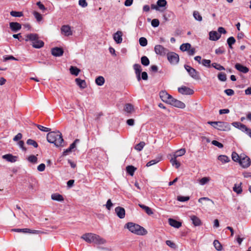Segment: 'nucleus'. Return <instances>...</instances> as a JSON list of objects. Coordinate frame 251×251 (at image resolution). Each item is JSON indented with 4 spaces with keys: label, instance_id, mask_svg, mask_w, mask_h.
<instances>
[{
    "label": "nucleus",
    "instance_id": "nucleus-40",
    "mask_svg": "<svg viewBox=\"0 0 251 251\" xmlns=\"http://www.w3.org/2000/svg\"><path fill=\"white\" fill-rule=\"evenodd\" d=\"M193 16L195 20L201 21L202 20L201 16L200 15V13L197 11H195L193 12Z\"/></svg>",
    "mask_w": 251,
    "mask_h": 251
},
{
    "label": "nucleus",
    "instance_id": "nucleus-7",
    "mask_svg": "<svg viewBox=\"0 0 251 251\" xmlns=\"http://www.w3.org/2000/svg\"><path fill=\"white\" fill-rule=\"evenodd\" d=\"M169 104L179 108H184L185 107V104L183 102L178 100L174 98L171 99Z\"/></svg>",
    "mask_w": 251,
    "mask_h": 251
},
{
    "label": "nucleus",
    "instance_id": "nucleus-44",
    "mask_svg": "<svg viewBox=\"0 0 251 251\" xmlns=\"http://www.w3.org/2000/svg\"><path fill=\"white\" fill-rule=\"evenodd\" d=\"M227 43L230 48L232 49V46L235 43V39L233 37H230L227 40Z\"/></svg>",
    "mask_w": 251,
    "mask_h": 251
},
{
    "label": "nucleus",
    "instance_id": "nucleus-13",
    "mask_svg": "<svg viewBox=\"0 0 251 251\" xmlns=\"http://www.w3.org/2000/svg\"><path fill=\"white\" fill-rule=\"evenodd\" d=\"M239 163L243 168H248L251 165L250 158L247 156L242 157Z\"/></svg>",
    "mask_w": 251,
    "mask_h": 251
},
{
    "label": "nucleus",
    "instance_id": "nucleus-38",
    "mask_svg": "<svg viewBox=\"0 0 251 251\" xmlns=\"http://www.w3.org/2000/svg\"><path fill=\"white\" fill-rule=\"evenodd\" d=\"M133 68L135 70V73L136 74H141L142 72V68L140 65L138 64H135L133 65Z\"/></svg>",
    "mask_w": 251,
    "mask_h": 251
},
{
    "label": "nucleus",
    "instance_id": "nucleus-57",
    "mask_svg": "<svg viewBox=\"0 0 251 251\" xmlns=\"http://www.w3.org/2000/svg\"><path fill=\"white\" fill-rule=\"evenodd\" d=\"M151 25L153 27H157L159 25V21L157 19H154L152 20Z\"/></svg>",
    "mask_w": 251,
    "mask_h": 251
},
{
    "label": "nucleus",
    "instance_id": "nucleus-17",
    "mask_svg": "<svg viewBox=\"0 0 251 251\" xmlns=\"http://www.w3.org/2000/svg\"><path fill=\"white\" fill-rule=\"evenodd\" d=\"M235 68L239 72L244 74L247 73L249 71V69L247 67L238 63L235 65Z\"/></svg>",
    "mask_w": 251,
    "mask_h": 251
},
{
    "label": "nucleus",
    "instance_id": "nucleus-34",
    "mask_svg": "<svg viewBox=\"0 0 251 251\" xmlns=\"http://www.w3.org/2000/svg\"><path fill=\"white\" fill-rule=\"evenodd\" d=\"M70 73L71 74L74 75L75 76H77L80 70L76 67L71 66L70 69Z\"/></svg>",
    "mask_w": 251,
    "mask_h": 251
},
{
    "label": "nucleus",
    "instance_id": "nucleus-3",
    "mask_svg": "<svg viewBox=\"0 0 251 251\" xmlns=\"http://www.w3.org/2000/svg\"><path fill=\"white\" fill-rule=\"evenodd\" d=\"M25 41H30L34 48L40 49L44 46V42L40 40L38 34L35 33H30L25 36Z\"/></svg>",
    "mask_w": 251,
    "mask_h": 251
},
{
    "label": "nucleus",
    "instance_id": "nucleus-54",
    "mask_svg": "<svg viewBox=\"0 0 251 251\" xmlns=\"http://www.w3.org/2000/svg\"><path fill=\"white\" fill-rule=\"evenodd\" d=\"M211 61L208 59H203L201 60V64L205 67H210Z\"/></svg>",
    "mask_w": 251,
    "mask_h": 251
},
{
    "label": "nucleus",
    "instance_id": "nucleus-63",
    "mask_svg": "<svg viewBox=\"0 0 251 251\" xmlns=\"http://www.w3.org/2000/svg\"><path fill=\"white\" fill-rule=\"evenodd\" d=\"M225 52V50L223 48H219L215 50V53L217 54H223Z\"/></svg>",
    "mask_w": 251,
    "mask_h": 251
},
{
    "label": "nucleus",
    "instance_id": "nucleus-56",
    "mask_svg": "<svg viewBox=\"0 0 251 251\" xmlns=\"http://www.w3.org/2000/svg\"><path fill=\"white\" fill-rule=\"evenodd\" d=\"M37 127L39 129H40V130H41L42 131L49 132V131H50L51 130L50 128H48V127H44V126H41V125H37Z\"/></svg>",
    "mask_w": 251,
    "mask_h": 251
},
{
    "label": "nucleus",
    "instance_id": "nucleus-39",
    "mask_svg": "<svg viewBox=\"0 0 251 251\" xmlns=\"http://www.w3.org/2000/svg\"><path fill=\"white\" fill-rule=\"evenodd\" d=\"M232 159L233 161L236 162H240V159H241L242 156H239V155L235 152H233L231 155Z\"/></svg>",
    "mask_w": 251,
    "mask_h": 251
},
{
    "label": "nucleus",
    "instance_id": "nucleus-60",
    "mask_svg": "<svg viewBox=\"0 0 251 251\" xmlns=\"http://www.w3.org/2000/svg\"><path fill=\"white\" fill-rule=\"evenodd\" d=\"M79 141V140L78 139H75V141L70 145L69 148V150L70 151H72L73 149H74L76 147V143L78 142Z\"/></svg>",
    "mask_w": 251,
    "mask_h": 251
},
{
    "label": "nucleus",
    "instance_id": "nucleus-36",
    "mask_svg": "<svg viewBox=\"0 0 251 251\" xmlns=\"http://www.w3.org/2000/svg\"><path fill=\"white\" fill-rule=\"evenodd\" d=\"M141 62L142 64L145 66H148L150 64V60L146 56H143L141 57Z\"/></svg>",
    "mask_w": 251,
    "mask_h": 251
},
{
    "label": "nucleus",
    "instance_id": "nucleus-48",
    "mask_svg": "<svg viewBox=\"0 0 251 251\" xmlns=\"http://www.w3.org/2000/svg\"><path fill=\"white\" fill-rule=\"evenodd\" d=\"M140 45L142 47H145L148 44L147 40L145 37H141L139 40Z\"/></svg>",
    "mask_w": 251,
    "mask_h": 251
},
{
    "label": "nucleus",
    "instance_id": "nucleus-59",
    "mask_svg": "<svg viewBox=\"0 0 251 251\" xmlns=\"http://www.w3.org/2000/svg\"><path fill=\"white\" fill-rule=\"evenodd\" d=\"M212 144L214 145V146H216L217 147H218V148H222L223 147V145L219 142L218 141H216V140H213L212 141Z\"/></svg>",
    "mask_w": 251,
    "mask_h": 251
},
{
    "label": "nucleus",
    "instance_id": "nucleus-27",
    "mask_svg": "<svg viewBox=\"0 0 251 251\" xmlns=\"http://www.w3.org/2000/svg\"><path fill=\"white\" fill-rule=\"evenodd\" d=\"M124 110L128 113H131L134 111L133 106L130 104H126L124 107Z\"/></svg>",
    "mask_w": 251,
    "mask_h": 251
},
{
    "label": "nucleus",
    "instance_id": "nucleus-32",
    "mask_svg": "<svg viewBox=\"0 0 251 251\" xmlns=\"http://www.w3.org/2000/svg\"><path fill=\"white\" fill-rule=\"evenodd\" d=\"M170 162L173 166L176 168H178L180 166V163L176 160V157L173 156V157L170 160Z\"/></svg>",
    "mask_w": 251,
    "mask_h": 251
},
{
    "label": "nucleus",
    "instance_id": "nucleus-35",
    "mask_svg": "<svg viewBox=\"0 0 251 251\" xmlns=\"http://www.w3.org/2000/svg\"><path fill=\"white\" fill-rule=\"evenodd\" d=\"M218 159L223 163H225L229 161V158L225 155H219L218 157Z\"/></svg>",
    "mask_w": 251,
    "mask_h": 251
},
{
    "label": "nucleus",
    "instance_id": "nucleus-10",
    "mask_svg": "<svg viewBox=\"0 0 251 251\" xmlns=\"http://www.w3.org/2000/svg\"><path fill=\"white\" fill-rule=\"evenodd\" d=\"M95 234L93 233H87L84 234L81 238L88 243H93Z\"/></svg>",
    "mask_w": 251,
    "mask_h": 251
},
{
    "label": "nucleus",
    "instance_id": "nucleus-64",
    "mask_svg": "<svg viewBox=\"0 0 251 251\" xmlns=\"http://www.w3.org/2000/svg\"><path fill=\"white\" fill-rule=\"evenodd\" d=\"M45 165L43 163H42L37 167V170L39 172H43L45 170Z\"/></svg>",
    "mask_w": 251,
    "mask_h": 251
},
{
    "label": "nucleus",
    "instance_id": "nucleus-47",
    "mask_svg": "<svg viewBox=\"0 0 251 251\" xmlns=\"http://www.w3.org/2000/svg\"><path fill=\"white\" fill-rule=\"evenodd\" d=\"M10 15L15 17H20L23 16L22 12H18L15 11H12L10 12Z\"/></svg>",
    "mask_w": 251,
    "mask_h": 251
},
{
    "label": "nucleus",
    "instance_id": "nucleus-16",
    "mask_svg": "<svg viewBox=\"0 0 251 251\" xmlns=\"http://www.w3.org/2000/svg\"><path fill=\"white\" fill-rule=\"evenodd\" d=\"M2 157L3 159L11 163H14L17 161L18 158L17 156H14L12 154H6L3 155Z\"/></svg>",
    "mask_w": 251,
    "mask_h": 251
},
{
    "label": "nucleus",
    "instance_id": "nucleus-4",
    "mask_svg": "<svg viewBox=\"0 0 251 251\" xmlns=\"http://www.w3.org/2000/svg\"><path fill=\"white\" fill-rule=\"evenodd\" d=\"M167 59L173 65L177 64L179 60L178 55L174 52H168L167 54Z\"/></svg>",
    "mask_w": 251,
    "mask_h": 251
},
{
    "label": "nucleus",
    "instance_id": "nucleus-1",
    "mask_svg": "<svg viewBox=\"0 0 251 251\" xmlns=\"http://www.w3.org/2000/svg\"><path fill=\"white\" fill-rule=\"evenodd\" d=\"M47 141L54 144L56 147L63 146L64 140L61 133L59 131L49 132L47 135Z\"/></svg>",
    "mask_w": 251,
    "mask_h": 251
},
{
    "label": "nucleus",
    "instance_id": "nucleus-30",
    "mask_svg": "<svg viewBox=\"0 0 251 251\" xmlns=\"http://www.w3.org/2000/svg\"><path fill=\"white\" fill-rule=\"evenodd\" d=\"M241 185V183L239 184H235L233 188V190L238 194H241L242 192Z\"/></svg>",
    "mask_w": 251,
    "mask_h": 251
},
{
    "label": "nucleus",
    "instance_id": "nucleus-22",
    "mask_svg": "<svg viewBox=\"0 0 251 251\" xmlns=\"http://www.w3.org/2000/svg\"><path fill=\"white\" fill-rule=\"evenodd\" d=\"M169 223L171 226L177 228H179L182 225L181 222L173 219H169Z\"/></svg>",
    "mask_w": 251,
    "mask_h": 251
},
{
    "label": "nucleus",
    "instance_id": "nucleus-12",
    "mask_svg": "<svg viewBox=\"0 0 251 251\" xmlns=\"http://www.w3.org/2000/svg\"><path fill=\"white\" fill-rule=\"evenodd\" d=\"M161 99L165 102L169 103L172 98V96L165 91H162L159 93Z\"/></svg>",
    "mask_w": 251,
    "mask_h": 251
},
{
    "label": "nucleus",
    "instance_id": "nucleus-62",
    "mask_svg": "<svg viewBox=\"0 0 251 251\" xmlns=\"http://www.w3.org/2000/svg\"><path fill=\"white\" fill-rule=\"evenodd\" d=\"M105 206L108 210H109L111 209L112 206H113V203H112L111 200H108L106 204H105Z\"/></svg>",
    "mask_w": 251,
    "mask_h": 251
},
{
    "label": "nucleus",
    "instance_id": "nucleus-45",
    "mask_svg": "<svg viewBox=\"0 0 251 251\" xmlns=\"http://www.w3.org/2000/svg\"><path fill=\"white\" fill-rule=\"evenodd\" d=\"M145 145V142H141L135 146V149L138 151H141L143 149Z\"/></svg>",
    "mask_w": 251,
    "mask_h": 251
},
{
    "label": "nucleus",
    "instance_id": "nucleus-28",
    "mask_svg": "<svg viewBox=\"0 0 251 251\" xmlns=\"http://www.w3.org/2000/svg\"><path fill=\"white\" fill-rule=\"evenodd\" d=\"M105 80L103 76H99L95 79L96 83L99 86H102L104 83Z\"/></svg>",
    "mask_w": 251,
    "mask_h": 251
},
{
    "label": "nucleus",
    "instance_id": "nucleus-53",
    "mask_svg": "<svg viewBox=\"0 0 251 251\" xmlns=\"http://www.w3.org/2000/svg\"><path fill=\"white\" fill-rule=\"evenodd\" d=\"M157 5L158 7H165L167 5V1L166 0H158L157 1Z\"/></svg>",
    "mask_w": 251,
    "mask_h": 251
},
{
    "label": "nucleus",
    "instance_id": "nucleus-55",
    "mask_svg": "<svg viewBox=\"0 0 251 251\" xmlns=\"http://www.w3.org/2000/svg\"><path fill=\"white\" fill-rule=\"evenodd\" d=\"M28 160L31 163H36L37 162V158L35 155H30L28 157Z\"/></svg>",
    "mask_w": 251,
    "mask_h": 251
},
{
    "label": "nucleus",
    "instance_id": "nucleus-15",
    "mask_svg": "<svg viewBox=\"0 0 251 251\" xmlns=\"http://www.w3.org/2000/svg\"><path fill=\"white\" fill-rule=\"evenodd\" d=\"M117 216L120 219H123L125 217V210L123 207L118 206L115 209Z\"/></svg>",
    "mask_w": 251,
    "mask_h": 251
},
{
    "label": "nucleus",
    "instance_id": "nucleus-6",
    "mask_svg": "<svg viewBox=\"0 0 251 251\" xmlns=\"http://www.w3.org/2000/svg\"><path fill=\"white\" fill-rule=\"evenodd\" d=\"M154 51L157 54L161 56H165L168 52V50L162 45H157L154 47Z\"/></svg>",
    "mask_w": 251,
    "mask_h": 251
},
{
    "label": "nucleus",
    "instance_id": "nucleus-33",
    "mask_svg": "<svg viewBox=\"0 0 251 251\" xmlns=\"http://www.w3.org/2000/svg\"><path fill=\"white\" fill-rule=\"evenodd\" d=\"M191 45L189 43L182 44L180 47V50L182 51H188L191 48Z\"/></svg>",
    "mask_w": 251,
    "mask_h": 251
},
{
    "label": "nucleus",
    "instance_id": "nucleus-5",
    "mask_svg": "<svg viewBox=\"0 0 251 251\" xmlns=\"http://www.w3.org/2000/svg\"><path fill=\"white\" fill-rule=\"evenodd\" d=\"M184 68L189 75L194 79L199 80L200 79L199 73L195 69L187 65H184Z\"/></svg>",
    "mask_w": 251,
    "mask_h": 251
},
{
    "label": "nucleus",
    "instance_id": "nucleus-9",
    "mask_svg": "<svg viewBox=\"0 0 251 251\" xmlns=\"http://www.w3.org/2000/svg\"><path fill=\"white\" fill-rule=\"evenodd\" d=\"M61 32L62 34L66 36H69L73 34L71 27L69 25H62L61 28Z\"/></svg>",
    "mask_w": 251,
    "mask_h": 251
},
{
    "label": "nucleus",
    "instance_id": "nucleus-11",
    "mask_svg": "<svg viewBox=\"0 0 251 251\" xmlns=\"http://www.w3.org/2000/svg\"><path fill=\"white\" fill-rule=\"evenodd\" d=\"M178 91L182 95H191L194 94V91L186 86H182L178 88Z\"/></svg>",
    "mask_w": 251,
    "mask_h": 251
},
{
    "label": "nucleus",
    "instance_id": "nucleus-29",
    "mask_svg": "<svg viewBox=\"0 0 251 251\" xmlns=\"http://www.w3.org/2000/svg\"><path fill=\"white\" fill-rule=\"evenodd\" d=\"M186 152V150L185 149H181L179 150H177V151H176L174 154V156H175V157H177L178 156H182Z\"/></svg>",
    "mask_w": 251,
    "mask_h": 251
},
{
    "label": "nucleus",
    "instance_id": "nucleus-18",
    "mask_svg": "<svg viewBox=\"0 0 251 251\" xmlns=\"http://www.w3.org/2000/svg\"><path fill=\"white\" fill-rule=\"evenodd\" d=\"M64 51L61 48L55 47L51 50V53L55 56H61L63 55Z\"/></svg>",
    "mask_w": 251,
    "mask_h": 251
},
{
    "label": "nucleus",
    "instance_id": "nucleus-49",
    "mask_svg": "<svg viewBox=\"0 0 251 251\" xmlns=\"http://www.w3.org/2000/svg\"><path fill=\"white\" fill-rule=\"evenodd\" d=\"M232 125L236 127H237L238 128H239L240 129H241L242 131L243 130H244V128H243V127L242 126H245V125L244 124H242L239 122H233L232 123Z\"/></svg>",
    "mask_w": 251,
    "mask_h": 251
},
{
    "label": "nucleus",
    "instance_id": "nucleus-26",
    "mask_svg": "<svg viewBox=\"0 0 251 251\" xmlns=\"http://www.w3.org/2000/svg\"><path fill=\"white\" fill-rule=\"evenodd\" d=\"M75 82L79 87L82 89H84L86 87V83L84 80H82L79 78L75 79Z\"/></svg>",
    "mask_w": 251,
    "mask_h": 251
},
{
    "label": "nucleus",
    "instance_id": "nucleus-20",
    "mask_svg": "<svg viewBox=\"0 0 251 251\" xmlns=\"http://www.w3.org/2000/svg\"><path fill=\"white\" fill-rule=\"evenodd\" d=\"M209 34V39L212 41H217L221 37V34L216 31H210Z\"/></svg>",
    "mask_w": 251,
    "mask_h": 251
},
{
    "label": "nucleus",
    "instance_id": "nucleus-14",
    "mask_svg": "<svg viewBox=\"0 0 251 251\" xmlns=\"http://www.w3.org/2000/svg\"><path fill=\"white\" fill-rule=\"evenodd\" d=\"M123 33L121 31H117L113 35V39L117 44H121L122 42V36Z\"/></svg>",
    "mask_w": 251,
    "mask_h": 251
},
{
    "label": "nucleus",
    "instance_id": "nucleus-58",
    "mask_svg": "<svg viewBox=\"0 0 251 251\" xmlns=\"http://www.w3.org/2000/svg\"><path fill=\"white\" fill-rule=\"evenodd\" d=\"M79 5L82 7H86L88 5V3L86 0H79L78 1Z\"/></svg>",
    "mask_w": 251,
    "mask_h": 251
},
{
    "label": "nucleus",
    "instance_id": "nucleus-37",
    "mask_svg": "<svg viewBox=\"0 0 251 251\" xmlns=\"http://www.w3.org/2000/svg\"><path fill=\"white\" fill-rule=\"evenodd\" d=\"M210 180L209 177H203L199 180V183L201 185H204Z\"/></svg>",
    "mask_w": 251,
    "mask_h": 251
},
{
    "label": "nucleus",
    "instance_id": "nucleus-46",
    "mask_svg": "<svg viewBox=\"0 0 251 251\" xmlns=\"http://www.w3.org/2000/svg\"><path fill=\"white\" fill-rule=\"evenodd\" d=\"M26 143L27 145L33 146L34 148H36L38 146L37 143L35 141L30 139H29L27 140Z\"/></svg>",
    "mask_w": 251,
    "mask_h": 251
},
{
    "label": "nucleus",
    "instance_id": "nucleus-23",
    "mask_svg": "<svg viewBox=\"0 0 251 251\" xmlns=\"http://www.w3.org/2000/svg\"><path fill=\"white\" fill-rule=\"evenodd\" d=\"M9 25L11 29L15 32L20 30L22 27L21 25L17 22H11Z\"/></svg>",
    "mask_w": 251,
    "mask_h": 251
},
{
    "label": "nucleus",
    "instance_id": "nucleus-21",
    "mask_svg": "<svg viewBox=\"0 0 251 251\" xmlns=\"http://www.w3.org/2000/svg\"><path fill=\"white\" fill-rule=\"evenodd\" d=\"M190 218L195 226H200L201 225V220L197 216L195 215H191L190 216Z\"/></svg>",
    "mask_w": 251,
    "mask_h": 251
},
{
    "label": "nucleus",
    "instance_id": "nucleus-42",
    "mask_svg": "<svg viewBox=\"0 0 251 251\" xmlns=\"http://www.w3.org/2000/svg\"><path fill=\"white\" fill-rule=\"evenodd\" d=\"M211 66L215 69H216L218 70H219V71L225 70V68L223 66H222L220 64H218L217 63H213L212 64Z\"/></svg>",
    "mask_w": 251,
    "mask_h": 251
},
{
    "label": "nucleus",
    "instance_id": "nucleus-41",
    "mask_svg": "<svg viewBox=\"0 0 251 251\" xmlns=\"http://www.w3.org/2000/svg\"><path fill=\"white\" fill-rule=\"evenodd\" d=\"M12 231L17 232L27 233L30 231V229L28 228H13L11 230Z\"/></svg>",
    "mask_w": 251,
    "mask_h": 251
},
{
    "label": "nucleus",
    "instance_id": "nucleus-8",
    "mask_svg": "<svg viewBox=\"0 0 251 251\" xmlns=\"http://www.w3.org/2000/svg\"><path fill=\"white\" fill-rule=\"evenodd\" d=\"M216 128L221 131H228L230 130V126L226 122H218Z\"/></svg>",
    "mask_w": 251,
    "mask_h": 251
},
{
    "label": "nucleus",
    "instance_id": "nucleus-19",
    "mask_svg": "<svg viewBox=\"0 0 251 251\" xmlns=\"http://www.w3.org/2000/svg\"><path fill=\"white\" fill-rule=\"evenodd\" d=\"M106 241L104 238L101 237L99 235L96 234L95 235L93 243L97 245H103L106 243Z\"/></svg>",
    "mask_w": 251,
    "mask_h": 251
},
{
    "label": "nucleus",
    "instance_id": "nucleus-25",
    "mask_svg": "<svg viewBox=\"0 0 251 251\" xmlns=\"http://www.w3.org/2000/svg\"><path fill=\"white\" fill-rule=\"evenodd\" d=\"M51 199L54 201H64V198L63 196L58 193H54L51 195Z\"/></svg>",
    "mask_w": 251,
    "mask_h": 251
},
{
    "label": "nucleus",
    "instance_id": "nucleus-24",
    "mask_svg": "<svg viewBox=\"0 0 251 251\" xmlns=\"http://www.w3.org/2000/svg\"><path fill=\"white\" fill-rule=\"evenodd\" d=\"M138 205L143 209L148 215H151L153 214V211L150 207L142 204H139Z\"/></svg>",
    "mask_w": 251,
    "mask_h": 251
},
{
    "label": "nucleus",
    "instance_id": "nucleus-61",
    "mask_svg": "<svg viewBox=\"0 0 251 251\" xmlns=\"http://www.w3.org/2000/svg\"><path fill=\"white\" fill-rule=\"evenodd\" d=\"M225 93L228 96H232L234 94V92L232 89H227L224 91Z\"/></svg>",
    "mask_w": 251,
    "mask_h": 251
},
{
    "label": "nucleus",
    "instance_id": "nucleus-52",
    "mask_svg": "<svg viewBox=\"0 0 251 251\" xmlns=\"http://www.w3.org/2000/svg\"><path fill=\"white\" fill-rule=\"evenodd\" d=\"M33 14L38 22H40L42 20V16L41 14L38 12L34 11Z\"/></svg>",
    "mask_w": 251,
    "mask_h": 251
},
{
    "label": "nucleus",
    "instance_id": "nucleus-51",
    "mask_svg": "<svg viewBox=\"0 0 251 251\" xmlns=\"http://www.w3.org/2000/svg\"><path fill=\"white\" fill-rule=\"evenodd\" d=\"M190 199V197L188 196H178L177 197V201L181 202L186 201H188Z\"/></svg>",
    "mask_w": 251,
    "mask_h": 251
},
{
    "label": "nucleus",
    "instance_id": "nucleus-2",
    "mask_svg": "<svg viewBox=\"0 0 251 251\" xmlns=\"http://www.w3.org/2000/svg\"><path fill=\"white\" fill-rule=\"evenodd\" d=\"M125 228H127L131 232L138 235H145L147 234V231L140 225L128 222L125 225Z\"/></svg>",
    "mask_w": 251,
    "mask_h": 251
},
{
    "label": "nucleus",
    "instance_id": "nucleus-31",
    "mask_svg": "<svg viewBox=\"0 0 251 251\" xmlns=\"http://www.w3.org/2000/svg\"><path fill=\"white\" fill-rule=\"evenodd\" d=\"M136 170V168L131 165L127 166L126 167V170L127 173L128 174H129L131 176H133L134 173Z\"/></svg>",
    "mask_w": 251,
    "mask_h": 251
},
{
    "label": "nucleus",
    "instance_id": "nucleus-50",
    "mask_svg": "<svg viewBox=\"0 0 251 251\" xmlns=\"http://www.w3.org/2000/svg\"><path fill=\"white\" fill-rule=\"evenodd\" d=\"M218 78L222 81H225L226 80V75L225 73H220L218 75Z\"/></svg>",
    "mask_w": 251,
    "mask_h": 251
},
{
    "label": "nucleus",
    "instance_id": "nucleus-43",
    "mask_svg": "<svg viewBox=\"0 0 251 251\" xmlns=\"http://www.w3.org/2000/svg\"><path fill=\"white\" fill-rule=\"evenodd\" d=\"M213 245L215 249L218 251H221L222 249V246L219 241L215 240L213 242Z\"/></svg>",
    "mask_w": 251,
    "mask_h": 251
}]
</instances>
